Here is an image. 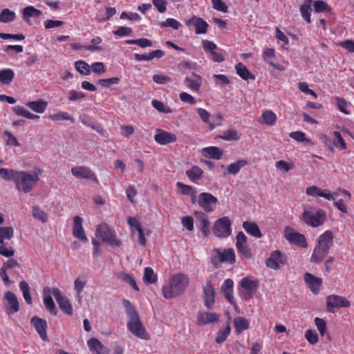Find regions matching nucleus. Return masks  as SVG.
Masks as SVG:
<instances>
[{
	"instance_id": "obj_14",
	"label": "nucleus",
	"mask_w": 354,
	"mask_h": 354,
	"mask_svg": "<svg viewBox=\"0 0 354 354\" xmlns=\"http://www.w3.org/2000/svg\"><path fill=\"white\" fill-rule=\"evenodd\" d=\"M286 263V257L279 250L273 251L266 261L267 267L274 270H279L280 265H285Z\"/></svg>"
},
{
	"instance_id": "obj_3",
	"label": "nucleus",
	"mask_w": 354,
	"mask_h": 354,
	"mask_svg": "<svg viewBox=\"0 0 354 354\" xmlns=\"http://www.w3.org/2000/svg\"><path fill=\"white\" fill-rule=\"evenodd\" d=\"M43 169L40 167H34L31 172L19 171L15 183L16 188L24 193L30 192L39 181Z\"/></svg>"
},
{
	"instance_id": "obj_26",
	"label": "nucleus",
	"mask_w": 354,
	"mask_h": 354,
	"mask_svg": "<svg viewBox=\"0 0 354 354\" xmlns=\"http://www.w3.org/2000/svg\"><path fill=\"white\" fill-rule=\"evenodd\" d=\"M274 50L273 48H266L263 51L262 57L263 60L272 66L274 68L277 69L279 71H283L285 70V68L283 65L279 63H274L272 59L274 58Z\"/></svg>"
},
{
	"instance_id": "obj_34",
	"label": "nucleus",
	"mask_w": 354,
	"mask_h": 354,
	"mask_svg": "<svg viewBox=\"0 0 354 354\" xmlns=\"http://www.w3.org/2000/svg\"><path fill=\"white\" fill-rule=\"evenodd\" d=\"M26 106L37 113H43L47 108L48 103L43 100H38L28 102Z\"/></svg>"
},
{
	"instance_id": "obj_24",
	"label": "nucleus",
	"mask_w": 354,
	"mask_h": 354,
	"mask_svg": "<svg viewBox=\"0 0 354 354\" xmlns=\"http://www.w3.org/2000/svg\"><path fill=\"white\" fill-rule=\"evenodd\" d=\"M30 323L34 326L35 330L38 333L39 337L43 340L47 339L46 329L48 327L47 322L45 319L35 316L31 318Z\"/></svg>"
},
{
	"instance_id": "obj_15",
	"label": "nucleus",
	"mask_w": 354,
	"mask_h": 354,
	"mask_svg": "<svg viewBox=\"0 0 354 354\" xmlns=\"http://www.w3.org/2000/svg\"><path fill=\"white\" fill-rule=\"evenodd\" d=\"M217 203V198L210 193L203 192L198 196V205L207 212H212V205H216Z\"/></svg>"
},
{
	"instance_id": "obj_43",
	"label": "nucleus",
	"mask_w": 354,
	"mask_h": 354,
	"mask_svg": "<svg viewBox=\"0 0 354 354\" xmlns=\"http://www.w3.org/2000/svg\"><path fill=\"white\" fill-rule=\"evenodd\" d=\"M32 215L34 218L41 221L43 223H46L49 218L48 214L37 205L32 207Z\"/></svg>"
},
{
	"instance_id": "obj_59",
	"label": "nucleus",
	"mask_w": 354,
	"mask_h": 354,
	"mask_svg": "<svg viewBox=\"0 0 354 354\" xmlns=\"http://www.w3.org/2000/svg\"><path fill=\"white\" fill-rule=\"evenodd\" d=\"M305 338L310 344L315 345L319 342V336L314 330L308 329L305 332Z\"/></svg>"
},
{
	"instance_id": "obj_42",
	"label": "nucleus",
	"mask_w": 354,
	"mask_h": 354,
	"mask_svg": "<svg viewBox=\"0 0 354 354\" xmlns=\"http://www.w3.org/2000/svg\"><path fill=\"white\" fill-rule=\"evenodd\" d=\"M19 171L7 169L0 168V176L6 180L16 183L17 178L18 176Z\"/></svg>"
},
{
	"instance_id": "obj_55",
	"label": "nucleus",
	"mask_w": 354,
	"mask_h": 354,
	"mask_svg": "<svg viewBox=\"0 0 354 354\" xmlns=\"http://www.w3.org/2000/svg\"><path fill=\"white\" fill-rule=\"evenodd\" d=\"M125 42L128 44H136L141 48L151 47L153 46L152 41L144 37L137 39H128L126 40Z\"/></svg>"
},
{
	"instance_id": "obj_27",
	"label": "nucleus",
	"mask_w": 354,
	"mask_h": 354,
	"mask_svg": "<svg viewBox=\"0 0 354 354\" xmlns=\"http://www.w3.org/2000/svg\"><path fill=\"white\" fill-rule=\"evenodd\" d=\"M333 232L330 230H326L319 236L317 245L329 251L333 245Z\"/></svg>"
},
{
	"instance_id": "obj_25",
	"label": "nucleus",
	"mask_w": 354,
	"mask_h": 354,
	"mask_svg": "<svg viewBox=\"0 0 354 354\" xmlns=\"http://www.w3.org/2000/svg\"><path fill=\"white\" fill-rule=\"evenodd\" d=\"M52 289L48 286L43 289L44 304L46 308L53 315H57V310L55 304L51 297Z\"/></svg>"
},
{
	"instance_id": "obj_64",
	"label": "nucleus",
	"mask_w": 354,
	"mask_h": 354,
	"mask_svg": "<svg viewBox=\"0 0 354 354\" xmlns=\"http://www.w3.org/2000/svg\"><path fill=\"white\" fill-rule=\"evenodd\" d=\"M161 27H171L174 30H178L181 24L176 19L174 18H168L165 21L160 23Z\"/></svg>"
},
{
	"instance_id": "obj_31",
	"label": "nucleus",
	"mask_w": 354,
	"mask_h": 354,
	"mask_svg": "<svg viewBox=\"0 0 354 354\" xmlns=\"http://www.w3.org/2000/svg\"><path fill=\"white\" fill-rule=\"evenodd\" d=\"M165 55L164 51L162 50H155L148 54H134V58L138 62L151 61L154 58L160 59Z\"/></svg>"
},
{
	"instance_id": "obj_35",
	"label": "nucleus",
	"mask_w": 354,
	"mask_h": 354,
	"mask_svg": "<svg viewBox=\"0 0 354 354\" xmlns=\"http://www.w3.org/2000/svg\"><path fill=\"white\" fill-rule=\"evenodd\" d=\"M249 162L244 159L237 160L236 162L228 165L226 167L227 174L236 175L237 174L241 168L248 165Z\"/></svg>"
},
{
	"instance_id": "obj_51",
	"label": "nucleus",
	"mask_w": 354,
	"mask_h": 354,
	"mask_svg": "<svg viewBox=\"0 0 354 354\" xmlns=\"http://www.w3.org/2000/svg\"><path fill=\"white\" fill-rule=\"evenodd\" d=\"M158 277L151 267H146L144 270L143 281L146 283H154L157 281Z\"/></svg>"
},
{
	"instance_id": "obj_61",
	"label": "nucleus",
	"mask_w": 354,
	"mask_h": 354,
	"mask_svg": "<svg viewBox=\"0 0 354 354\" xmlns=\"http://www.w3.org/2000/svg\"><path fill=\"white\" fill-rule=\"evenodd\" d=\"M176 187L183 195L189 196L190 194H194V191L195 190L192 186L185 185L180 182L176 183Z\"/></svg>"
},
{
	"instance_id": "obj_41",
	"label": "nucleus",
	"mask_w": 354,
	"mask_h": 354,
	"mask_svg": "<svg viewBox=\"0 0 354 354\" xmlns=\"http://www.w3.org/2000/svg\"><path fill=\"white\" fill-rule=\"evenodd\" d=\"M236 73L243 80H248L249 79L255 80V75L251 73L247 67L241 62L238 63L235 66Z\"/></svg>"
},
{
	"instance_id": "obj_63",
	"label": "nucleus",
	"mask_w": 354,
	"mask_h": 354,
	"mask_svg": "<svg viewBox=\"0 0 354 354\" xmlns=\"http://www.w3.org/2000/svg\"><path fill=\"white\" fill-rule=\"evenodd\" d=\"M196 112L198 113L201 119L204 123L209 124L211 129L214 128V125L211 124L209 122L210 113L207 110L203 108H197Z\"/></svg>"
},
{
	"instance_id": "obj_48",
	"label": "nucleus",
	"mask_w": 354,
	"mask_h": 354,
	"mask_svg": "<svg viewBox=\"0 0 354 354\" xmlns=\"http://www.w3.org/2000/svg\"><path fill=\"white\" fill-rule=\"evenodd\" d=\"M14 236V228L10 227H0V245L5 244L6 239L10 240Z\"/></svg>"
},
{
	"instance_id": "obj_18",
	"label": "nucleus",
	"mask_w": 354,
	"mask_h": 354,
	"mask_svg": "<svg viewBox=\"0 0 354 354\" xmlns=\"http://www.w3.org/2000/svg\"><path fill=\"white\" fill-rule=\"evenodd\" d=\"M304 279L311 292L315 295H317L323 283L322 279L308 272L304 274Z\"/></svg>"
},
{
	"instance_id": "obj_44",
	"label": "nucleus",
	"mask_w": 354,
	"mask_h": 354,
	"mask_svg": "<svg viewBox=\"0 0 354 354\" xmlns=\"http://www.w3.org/2000/svg\"><path fill=\"white\" fill-rule=\"evenodd\" d=\"M203 174V170L198 166H193L186 171V175L193 182L200 180Z\"/></svg>"
},
{
	"instance_id": "obj_49",
	"label": "nucleus",
	"mask_w": 354,
	"mask_h": 354,
	"mask_svg": "<svg viewBox=\"0 0 354 354\" xmlns=\"http://www.w3.org/2000/svg\"><path fill=\"white\" fill-rule=\"evenodd\" d=\"M20 290L22 292L25 301L28 304H32V300L30 292V287L26 281H21L19 283Z\"/></svg>"
},
{
	"instance_id": "obj_60",
	"label": "nucleus",
	"mask_w": 354,
	"mask_h": 354,
	"mask_svg": "<svg viewBox=\"0 0 354 354\" xmlns=\"http://www.w3.org/2000/svg\"><path fill=\"white\" fill-rule=\"evenodd\" d=\"M333 134L335 138L334 145L339 147L340 150L346 149V144L341 133L339 131H334Z\"/></svg>"
},
{
	"instance_id": "obj_30",
	"label": "nucleus",
	"mask_w": 354,
	"mask_h": 354,
	"mask_svg": "<svg viewBox=\"0 0 354 354\" xmlns=\"http://www.w3.org/2000/svg\"><path fill=\"white\" fill-rule=\"evenodd\" d=\"M286 239L290 243L301 248H306L307 243L304 234L298 232H290L286 235Z\"/></svg>"
},
{
	"instance_id": "obj_17",
	"label": "nucleus",
	"mask_w": 354,
	"mask_h": 354,
	"mask_svg": "<svg viewBox=\"0 0 354 354\" xmlns=\"http://www.w3.org/2000/svg\"><path fill=\"white\" fill-rule=\"evenodd\" d=\"M306 193L308 196L316 197H323L328 201L334 199V197L337 196V192H329L328 189H322L319 187L312 185L308 187L306 189Z\"/></svg>"
},
{
	"instance_id": "obj_23",
	"label": "nucleus",
	"mask_w": 354,
	"mask_h": 354,
	"mask_svg": "<svg viewBox=\"0 0 354 354\" xmlns=\"http://www.w3.org/2000/svg\"><path fill=\"white\" fill-rule=\"evenodd\" d=\"M221 292L231 304L236 305L233 295L234 281L232 279H227L223 281L221 286Z\"/></svg>"
},
{
	"instance_id": "obj_50",
	"label": "nucleus",
	"mask_w": 354,
	"mask_h": 354,
	"mask_svg": "<svg viewBox=\"0 0 354 354\" xmlns=\"http://www.w3.org/2000/svg\"><path fill=\"white\" fill-rule=\"evenodd\" d=\"M15 12L8 8L3 9L0 12V22L1 23L7 24L12 22L15 19Z\"/></svg>"
},
{
	"instance_id": "obj_36",
	"label": "nucleus",
	"mask_w": 354,
	"mask_h": 354,
	"mask_svg": "<svg viewBox=\"0 0 354 354\" xmlns=\"http://www.w3.org/2000/svg\"><path fill=\"white\" fill-rule=\"evenodd\" d=\"M328 252L327 250L316 245L310 257V261L314 263H320L327 256Z\"/></svg>"
},
{
	"instance_id": "obj_40",
	"label": "nucleus",
	"mask_w": 354,
	"mask_h": 354,
	"mask_svg": "<svg viewBox=\"0 0 354 354\" xmlns=\"http://www.w3.org/2000/svg\"><path fill=\"white\" fill-rule=\"evenodd\" d=\"M42 15V11L32 6L25 7L22 11L23 19L28 21L30 17L38 18Z\"/></svg>"
},
{
	"instance_id": "obj_7",
	"label": "nucleus",
	"mask_w": 354,
	"mask_h": 354,
	"mask_svg": "<svg viewBox=\"0 0 354 354\" xmlns=\"http://www.w3.org/2000/svg\"><path fill=\"white\" fill-rule=\"evenodd\" d=\"M304 222L311 227H317L322 225L326 219V213L322 209H318L316 213L304 210L301 215Z\"/></svg>"
},
{
	"instance_id": "obj_33",
	"label": "nucleus",
	"mask_w": 354,
	"mask_h": 354,
	"mask_svg": "<svg viewBox=\"0 0 354 354\" xmlns=\"http://www.w3.org/2000/svg\"><path fill=\"white\" fill-rule=\"evenodd\" d=\"M223 151L217 147H207L202 149V154L205 158L220 160L223 156Z\"/></svg>"
},
{
	"instance_id": "obj_57",
	"label": "nucleus",
	"mask_w": 354,
	"mask_h": 354,
	"mask_svg": "<svg viewBox=\"0 0 354 354\" xmlns=\"http://www.w3.org/2000/svg\"><path fill=\"white\" fill-rule=\"evenodd\" d=\"M152 106L159 112L163 113H173V110L168 106H166L164 104L163 102L157 100H153L151 102Z\"/></svg>"
},
{
	"instance_id": "obj_32",
	"label": "nucleus",
	"mask_w": 354,
	"mask_h": 354,
	"mask_svg": "<svg viewBox=\"0 0 354 354\" xmlns=\"http://www.w3.org/2000/svg\"><path fill=\"white\" fill-rule=\"evenodd\" d=\"M243 227L248 234L255 238L259 239L263 236L260 228L259 227L258 225L254 222L244 221L243 223Z\"/></svg>"
},
{
	"instance_id": "obj_45",
	"label": "nucleus",
	"mask_w": 354,
	"mask_h": 354,
	"mask_svg": "<svg viewBox=\"0 0 354 354\" xmlns=\"http://www.w3.org/2000/svg\"><path fill=\"white\" fill-rule=\"evenodd\" d=\"M15 77V73L10 68L0 71V82L2 84H9Z\"/></svg>"
},
{
	"instance_id": "obj_47",
	"label": "nucleus",
	"mask_w": 354,
	"mask_h": 354,
	"mask_svg": "<svg viewBox=\"0 0 354 354\" xmlns=\"http://www.w3.org/2000/svg\"><path fill=\"white\" fill-rule=\"evenodd\" d=\"M313 0L306 1L301 6H300V12L303 18L308 22L310 23V16H311V2Z\"/></svg>"
},
{
	"instance_id": "obj_46",
	"label": "nucleus",
	"mask_w": 354,
	"mask_h": 354,
	"mask_svg": "<svg viewBox=\"0 0 354 354\" xmlns=\"http://www.w3.org/2000/svg\"><path fill=\"white\" fill-rule=\"evenodd\" d=\"M241 134L236 129H230L225 131L220 138L226 141H236L241 138Z\"/></svg>"
},
{
	"instance_id": "obj_20",
	"label": "nucleus",
	"mask_w": 354,
	"mask_h": 354,
	"mask_svg": "<svg viewBox=\"0 0 354 354\" xmlns=\"http://www.w3.org/2000/svg\"><path fill=\"white\" fill-rule=\"evenodd\" d=\"M83 219L80 216L73 217V234L83 243L88 241L83 225Z\"/></svg>"
},
{
	"instance_id": "obj_9",
	"label": "nucleus",
	"mask_w": 354,
	"mask_h": 354,
	"mask_svg": "<svg viewBox=\"0 0 354 354\" xmlns=\"http://www.w3.org/2000/svg\"><path fill=\"white\" fill-rule=\"evenodd\" d=\"M326 306L328 312L333 313L334 308H348L351 306V303L344 296L330 295L326 297Z\"/></svg>"
},
{
	"instance_id": "obj_6",
	"label": "nucleus",
	"mask_w": 354,
	"mask_h": 354,
	"mask_svg": "<svg viewBox=\"0 0 354 354\" xmlns=\"http://www.w3.org/2000/svg\"><path fill=\"white\" fill-rule=\"evenodd\" d=\"M96 236L100 237L104 243L112 247H120L122 242L116 238L114 230L110 229L106 223L100 224L96 228Z\"/></svg>"
},
{
	"instance_id": "obj_62",
	"label": "nucleus",
	"mask_w": 354,
	"mask_h": 354,
	"mask_svg": "<svg viewBox=\"0 0 354 354\" xmlns=\"http://www.w3.org/2000/svg\"><path fill=\"white\" fill-rule=\"evenodd\" d=\"M314 322L321 336H324L327 332L326 321L322 318L315 317Z\"/></svg>"
},
{
	"instance_id": "obj_58",
	"label": "nucleus",
	"mask_w": 354,
	"mask_h": 354,
	"mask_svg": "<svg viewBox=\"0 0 354 354\" xmlns=\"http://www.w3.org/2000/svg\"><path fill=\"white\" fill-rule=\"evenodd\" d=\"M314 9L316 12H330L331 8L324 1L317 0L314 1Z\"/></svg>"
},
{
	"instance_id": "obj_4",
	"label": "nucleus",
	"mask_w": 354,
	"mask_h": 354,
	"mask_svg": "<svg viewBox=\"0 0 354 354\" xmlns=\"http://www.w3.org/2000/svg\"><path fill=\"white\" fill-rule=\"evenodd\" d=\"M259 282L253 276H247L241 279L238 285V292L242 299L249 301L257 293Z\"/></svg>"
},
{
	"instance_id": "obj_11",
	"label": "nucleus",
	"mask_w": 354,
	"mask_h": 354,
	"mask_svg": "<svg viewBox=\"0 0 354 354\" xmlns=\"http://www.w3.org/2000/svg\"><path fill=\"white\" fill-rule=\"evenodd\" d=\"M72 174L77 178L90 180L96 184L99 183V180L96 174L88 167L85 166H75L71 169Z\"/></svg>"
},
{
	"instance_id": "obj_54",
	"label": "nucleus",
	"mask_w": 354,
	"mask_h": 354,
	"mask_svg": "<svg viewBox=\"0 0 354 354\" xmlns=\"http://www.w3.org/2000/svg\"><path fill=\"white\" fill-rule=\"evenodd\" d=\"M75 67L76 71L82 75H88L91 73V66L84 61L75 62Z\"/></svg>"
},
{
	"instance_id": "obj_1",
	"label": "nucleus",
	"mask_w": 354,
	"mask_h": 354,
	"mask_svg": "<svg viewBox=\"0 0 354 354\" xmlns=\"http://www.w3.org/2000/svg\"><path fill=\"white\" fill-rule=\"evenodd\" d=\"M122 304L125 308L126 313L128 317L127 328L128 330L137 337L148 340L150 338L146 328L143 326L139 314L134 306L128 299H123Z\"/></svg>"
},
{
	"instance_id": "obj_52",
	"label": "nucleus",
	"mask_w": 354,
	"mask_h": 354,
	"mask_svg": "<svg viewBox=\"0 0 354 354\" xmlns=\"http://www.w3.org/2000/svg\"><path fill=\"white\" fill-rule=\"evenodd\" d=\"M231 331V327L230 325V322H227V324L225 328L221 329L216 337L215 341L217 344L223 343L227 337L229 336Z\"/></svg>"
},
{
	"instance_id": "obj_28",
	"label": "nucleus",
	"mask_w": 354,
	"mask_h": 354,
	"mask_svg": "<svg viewBox=\"0 0 354 354\" xmlns=\"http://www.w3.org/2000/svg\"><path fill=\"white\" fill-rule=\"evenodd\" d=\"M87 345L89 350L96 354H108V349L97 338L93 337L88 340Z\"/></svg>"
},
{
	"instance_id": "obj_12",
	"label": "nucleus",
	"mask_w": 354,
	"mask_h": 354,
	"mask_svg": "<svg viewBox=\"0 0 354 354\" xmlns=\"http://www.w3.org/2000/svg\"><path fill=\"white\" fill-rule=\"evenodd\" d=\"M52 292L60 309L68 315H72L73 310L68 298L62 295V292L58 288H53Z\"/></svg>"
},
{
	"instance_id": "obj_16",
	"label": "nucleus",
	"mask_w": 354,
	"mask_h": 354,
	"mask_svg": "<svg viewBox=\"0 0 354 354\" xmlns=\"http://www.w3.org/2000/svg\"><path fill=\"white\" fill-rule=\"evenodd\" d=\"M154 140L160 145H166L175 142L177 140V137L173 133L168 132L161 129H157L156 130Z\"/></svg>"
},
{
	"instance_id": "obj_5",
	"label": "nucleus",
	"mask_w": 354,
	"mask_h": 354,
	"mask_svg": "<svg viewBox=\"0 0 354 354\" xmlns=\"http://www.w3.org/2000/svg\"><path fill=\"white\" fill-rule=\"evenodd\" d=\"M212 253L211 262L216 268H218L223 263L233 264L236 261L235 252L232 248H214Z\"/></svg>"
},
{
	"instance_id": "obj_53",
	"label": "nucleus",
	"mask_w": 354,
	"mask_h": 354,
	"mask_svg": "<svg viewBox=\"0 0 354 354\" xmlns=\"http://www.w3.org/2000/svg\"><path fill=\"white\" fill-rule=\"evenodd\" d=\"M49 118L53 121L68 120L71 123H75V120L68 113L64 111H58L57 113L50 115Z\"/></svg>"
},
{
	"instance_id": "obj_13",
	"label": "nucleus",
	"mask_w": 354,
	"mask_h": 354,
	"mask_svg": "<svg viewBox=\"0 0 354 354\" xmlns=\"http://www.w3.org/2000/svg\"><path fill=\"white\" fill-rule=\"evenodd\" d=\"M5 310L7 314H15L19 310V304L17 295L11 291L4 293Z\"/></svg>"
},
{
	"instance_id": "obj_29",
	"label": "nucleus",
	"mask_w": 354,
	"mask_h": 354,
	"mask_svg": "<svg viewBox=\"0 0 354 354\" xmlns=\"http://www.w3.org/2000/svg\"><path fill=\"white\" fill-rule=\"evenodd\" d=\"M192 76L185 77L184 84L193 91H198L202 84V77L196 73H193Z\"/></svg>"
},
{
	"instance_id": "obj_38",
	"label": "nucleus",
	"mask_w": 354,
	"mask_h": 354,
	"mask_svg": "<svg viewBox=\"0 0 354 354\" xmlns=\"http://www.w3.org/2000/svg\"><path fill=\"white\" fill-rule=\"evenodd\" d=\"M234 327L236 334L241 333L250 327L249 321L244 317H237L234 319Z\"/></svg>"
},
{
	"instance_id": "obj_39",
	"label": "nucleus",
	"mask_w": 354,
	"mask_h": 354,
	"mask_svg": "<svg viewBox=\"0 0 354 354\" xmlns=\"http://www.w3.org/2000/svg\"><path fill=\"white\" fill-rule=\"evenodd\" d=\"M194 215L201 216V230L204 237H208L210 234V223L207 216L203 212L196 211Z\"/></svg>"
},
{
	"instance_id": "obj_37",
	"label": "nucleus",
	"mask_w": 354,
	"mask_h": 354,
	"mask_svg": "<svg viewBox=\"0 0 354 354\" xmlns=\"http://www.w3.org/2000/svg\"><path fill=\"white\" fill-rule=\"evenodd\" d=\"M277 115L270 110L264 111L262 114L259 122L261 124H266L268 126H273L276 124Z\"/></svg>"
},
{
	"instance_id": "obj_19",
	"label": "nucleus",
	"mask_w": 354,
	"mask_h": 354,
	"mask_svg": "<svg viewBox=\"0 0 354 354\" xmlns=\"http://www.w3.org/2000/svg\"><path fill=\"white\" fill-rule=\"evenodd\" d=\"M203 297L205 306L209 310L212 309L215 301V291L210 281H207L203 287Z\"/></svg>"
},
{
	"instance_id": "obj_56",
	"label": "nucleus",
	"mask_w": 354,
	"mask_h": 354,
	"mask_svg": "<svg viewBox=\"0 0 354 354\" xmlns=\"http://www.w3.org/2000/svg\"><path fill=\"white\" fill-rule=\"evenodd\" d=\"M118 278L124 281V282L129 283L132 287V288L134 289L136 291L140 290L135 279L129 274L122 272L118 275Z\"/></svg>"
},
{
	"instance_id": "obj_2",
	"label": "nucleus",
	"mask_w": 354,
	"mask_h": 354,
	"mask_svg": "<svg viewBox=\"0 0 354 354\" xmlns=\"http://www.w3.org/2000/svg\"><path fill=\"white\" fill-rule=\"evenodd\" d=\"M189 284V277L183 273L172 275L169 283L162 287V293L164 298L171 299L182 295Z\"/></svg>"
},
{
	"instance_id": "obj_8",
	"label": "nucleus",
	"mask_w": 354,
	"mask_h": 354,
	"mask_svg": "<svg viewBox=\"0 0 354 354\" xmlns=\"http://www.w3.org/2000/svg\"><path fill=\"white\" fill-rule=\"evenodd\" d=\"M232 222L228 216H223L216 220L213 226L214 234L219 238H227L231 233Z\"/></svg>"
},
{
	"instance_id": "obj_10",
	"label": "nucleus",
	"mask_w": 354,
	"mask_h": 354,
	"mask_svg": "<svg viewBox=\"0 0 354 354\" xmlns=\"http://www.w3.org/2000/svg\"><path fill=\"white\" fill-rule=\"evenodd\" d=\"M236 247L238 253L245 259H252L253 255L251 249L248 245V239L243 232H239L236 236Z\"/></svg>"
},
{
	"instance_id": "obj_22",
	"label": "nucleus",
	"mask_w": 354,
	"mask_h": 354,
	"mask_svg": "<svg viewBox=\"0 0 354 354\" xmlns=\"http://www.w3.org/2000/svg\"><path fill=\"white\" fill-rule=\"evenodd\" d=\"M219 320V315L216 313L199 312L197 315V324L200 326L214 324Z\"/></svg>"
},
{
	"instance_id": "obj_21",
	"label": "nucleus",
	"mask_w": 354,
	"mask_h": 354,
	"mask_svg": "<svg viewBox=\"0 0 354 354\" xmlns=\"http://www.w3.org/2000/svg\"><path fill=\"white\" fill-rule=\"evenodd\" d=\"M187 26H194L195 27V32L197 35L205 34L207 31L208 24L201 17L193 16L187 21Z\"/></svg>"
}]
</instances>
